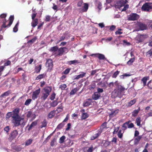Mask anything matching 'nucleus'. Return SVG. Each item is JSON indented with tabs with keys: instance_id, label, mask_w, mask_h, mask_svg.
<instances>
[{
	"instance_id": "42",
	"label": "nucleus",
	"mask_w": 152,
	"mask_h": 152,
	"mask_svg": "<svg viewBox=\"0 0 152 152\" xmlns=\"http://www.w3.org/2000/svg\"><path fill=\"white\" fill-rule=\"evenodd\" d=\"M66 138L65 136L64 135L61 137L59 139V142L60 143H62L64 142V140Z\"/></svg>"
},
{
	"instance_id": "61",
	"label": "nucleus",
	"mask_w": 152,
	"mask_h": 152,
	"mask_svg": "<svg viewBox=\"0 0 152 152\" xmlns=\"http://www.w3.org/2000/svg\"><path fill=\"white\" fill-rule=\"evenodd\" d=\"M37 39V37H35L34 38L32 39H31L28 41L27 43H31L32 44V43H34L35 42V41Z\"/></svg>"
},
{
	"instance_id": "54",
	"label": "nucleus",
	"mask_w": 152,
	"mask_h": 152,
	"mask_svg": "<svg viewBox=\"0 0 152 152\" xmlns=\"http://www.w3.org/2000/svg\"><path fill=\"white\" fill-rule=\"evenodd\" d=\"M99 70V69H98L92 70L91 71V72L90 74L91 76H93L97 72H98Z\"/></svg>"
},
{
	"instance_id": "46",
	"label": "nucleus",
	"mask_w": 152,
	"mask_h": 152,
	"mask_svg": "<svg viewBox=\"0 0 152 152\" xmlns=\"http://www.w3.org/2000/svg\"><path fill=\"white\" fill-rule=\"evenodd\" d=\"M32 101V99H27L24 103V105L28 106Z\"/></svg>"
},
{
	"instance_id": "27",
	"label": "nucleus",
	"mask_w": 152,
	"mask_h": 152,
	"mask_svg": "<svg viewBox=\"0 0 152 152\" xmlns=\"http://www.w3.org/2000/svg\"><path fill=\"white\" fill-rule=\"evenodd\" d=\"M57 99L53 101L50 103V106L52 107H55L57 106L58 102Z\"/></svg>"
},
{
	"instance_id": "31",
	"label": "nucleus",
	"mask_w": 152,
	"mask_h": 152,
	"mask_svg": "<svg viewBox=\"0 0 152 152\" xmlns=\"http://www.w3.org/2000/svg\"><path fill=\"white\" fill-rule=\"evenodd\" d=\"M135 57L134 56L132 58H130L129 60L127 62V64L129 65H131L132 64V63L135 60Z\"/></svg>"
},
{
	"instance_id": "50",
	"label": "nucleus",
	"mask_w": 152,
	"mask_h": 152,
	"mask_svg": "<svg viewBox=\"0 0 152 152\" xmlns=\"http://www.w3.org/2000/svg\"><path fill=\"white\" fill-rule=\"evenodd\" d=\"M64 125V124L62 122L59 124L57 127L56 129H60Z\"/></svg>"
},
{
	"instance_id": "49",
	"label": "nucleus",
	"mask_w": 152,
	"mask_h": 152,
	"mask_svg": "<svg viewBox=\"0 0 152 152\" xmlns=\"http://www.w3.org/2000/svg\"><path fill=\"white\" fill-rule=\"evenodd\" d=\"M7 15V14L5 13H3L0 15V18L3 20V21L5 20H6L5 18H6Z\"/></svg>"
},
{
	"instance_id": "56",
	"label": "nucleus",
	"mask_w": 152,
	"mask_h": 152,
	"mask_svg": "<svg viewBox=\"0 0 152 152\" xmlns=\"http://www.w3.org/2000/svg\"><path fill=\"white\" fill-rule=\"evenodd\" d=\"M120 73V71H117L116 72H115L113 74V75L112 77L113 78H115Z\"/></svg>"
},
{
	"instance_id": "8",
	"label": "nucleus",
	"mask_w": 152,
	"mask_h": 152,
	"mask_svg": "<svg viewBox=\"0 0 152 152\" xmlns=\"http://www.w3.org/2000/svg\"><path fill=\"white\" fill-rule=\"evenodd\" d=\"M128 1L127 0H119L117 3V6L118 8H120L121 7H123L127 3Z\"/></svg>"
},
{
	"instance_id": "15",
	"label": "nucleus",
	"mask_w": 152,
	"mask_h": 152,
	"mask_svg": "<svg viewBox=\"0 0 152 152\" xmlns=\"http://www.w3.org/2000/svg\"><path fill=\"white\" fill-rule=\"evenodd\" d=\"M81 74H80L76 75L75 76V78H74V80H77L80 78H82L83 77L85 76L86 73L83 72H80Z\"/></svg>"
},
{
	"instance_id": "25",
	"label": "nucleus",
	"mask_w": 152,
	"mask_h": 152,
	"mask_svg": "<svg viewBox=\"0 0 152 152\" xmlns=\"http://www.w3.org/2000/svg\"><path fill=\"white\" fill-rule=\"evenodd\" d=\"M136 100L135 99H134L132 100H131L129 102L127 103L128 107H130L133 105L136 102Z\"/></svg>"
},
{
	"instance_id": "53",
	"label": "nucleus",
	"mask_w": 152,
	"mask_h": 152,
	"mask_svg": "<svg viewBox=\"0 0 152 152\" xmlns=\"http://www.w3.org/2000/svg\"><path fill=\"white\" fill-rule=\"evenodd\" d=\"M66 87L67 86L66 84L61 85L59 86V88L62 90H64Z\"/></svg>"
},
{
	"instance_id": "1",
	"label": "nucleus",
	"mask_w": 152,
	"mask_h": 152,
	"mask_svg": "<svg viewBox=\"0 0 152 152\" xmlns=\"http://www.w3.org/2000/svg\"><path fill=\"white\" fill-rule=\"evenodd\" d=\"M20 108L16 107L12 112H9L6 114V118L9 119L11 117V123L15 127L21 125L23 126L26 124V122L23 121L20 124V122L24 120V118H22L19 115Z\"/></svg>"
},
{
	"instance_id": "64",
	"label": "nucleus",
	"mask_w": 152,
	"mask_h": 152,
	"mask_svg": "<svg viewBox=\"0 0 152 152\" xmlns=\"http://www.w3.org/2000/svg\"><path fill=\"white\" fill-rule=\"evenodd\" d=\"M56 138H54L50 142V145L53 146L54 145V143L56 142Z\"/></svg>"
},
{
	"instance_id": "20",
	"label": "nucleus",
	"mask_w": 152,
	"mask_h": 152,
	"mask_svg": "<svg viewBox=\"0 0 152 152\" xmlns=\"http://www.w3.org/2000/svg\"><path fill=\"white\" fill-rule=\"evenodd\" d=\"M149 77L148 76L144 77L141 80V81L143 84V86H146L147 81L149 79Z\"/></svg>"
},
{
	"instance_id": "51",
	"label": "nucleus",
	"mask_w": 152,
	"mask_h": 152,
	"mask_svg": "<svg viewBox=\"0 0 152 152\" xmlns=\"http://www.w3.org/2000/svg\"><path fill=\"white\" fill-rule=\"evenodd\" d=\"M146 55L149 57H152V49H151L146 53Z\"/></svg>"
},
{
	"instance_id": "17",
	"label": "nucleus",
	"mask_w": 152,
	"mask_h": 152,
	"mask_svg": "<svg viewBox=\"0 0 152 152\" xmlns=\"http://www.w3.org/2000/svg\"><path fill=\"white\" fill-rule=\"evenodd\" d=\"M33 116L32 120H34L35 118V114H32V112L31 111H29L27 113V117L28 118L31 117Z\"/></svg>"
},
{
	"instance_id": "14",
	"label": "nucleus",
	"mask_w": 152,
	"mask_h": 152,
	"mask_svg": "<svg viewBox=\"0 0 152 152\" xmlns=\"http://www.w3.org/2000/svg\"><path fill=\"white\" fill-rule=\"evenodd\" d=\"M52 89L51 87L49 86H47L44 88L43 89L45 93L49 95H50V93Z\"/></svg>"
},
{
	"instance_id": "57",
	"label": "nucleus",
	"mask_w": 152,
	"mask_h": 152,
	"mask_svg": "<svg viewBox=\"0 0 152 152\" xmlns=\"http://www.w3.org/2000/svg\"><path fill=\"white\" fill-rule=\"evenodd\" d=\"M4 130L6 132L7 134H8L10 130V126H6L4 128Z\"/></svg>"
},
{
	"instance_id": "10",
	"label": "nucleus",
	"mask_w": 152,
	"mask_h": 152,
	"mask_svg": "<svg viewBox=\"0 0 152 152\" xmlns=\"http://www.w3.org/2000/svg\"><path fill=\"white\" fill-rule=\"evenodd\" d=\"M122 96L116 89L114 90L112 93V96L115 98L117 97H121Z\"/></svg>"
},
{
	"instance_id": "3",
	"label": "nucleus",
	"mask_w": 152,
	"mask_h": 152,
	"mask_svg": "<svg viewBox=\"0 0 152 152\" xmlns=\"http://www.w3.org/2000/svg\"><path fill=\"white\" fill-rule=\"evenodd\" d=\"M9 20H10L9 23L7 25H6V23L7 21L6 20H5L3 21V24L1 26V28L0 30V33H1V31H2L3 32V28H6V27H9L11 25V24L12 23L13 21L14 20V15H11L9 18Z\"/></svg>"
},
{
	"instance_id": "19",
	"label": "nucleus",
	"mask_w": 152,
	"mask_h": 152,
	"mask_svg": "<svg viewBox=\"0 0 152 152\" xmlns=\"http://www.w3.org/2000/svg\"><path fill=\"white\" fill-rule=\"evenodd\" d=\"M140 110V109L139 107L137 109L134 110L132 113V116L134 117H136L139 113Z\"/></svg>"
},
{
	"instance_id": "16",
	"label": "nucleus",
	"mask_w": 152,
	"mask_h": 152,
	"mask_svg": "<svg viewBox=\"0 0 152 152\" xmlns=\"http://www.w3.org/2000/svg\"><path fill=\"white\" fill-rule=\"evenodd\" d=\"M92 102V99H88L87 100L84 102L83 104L84 107H88L91 104Z\"/></svg>"
},
{
	"instance_id": "63",
	"label": "nucleus",
	"mask_w": 152,
	"mask_h": 152,
	"mask_svg": "<svg viewBox=\"0 0 152 152\" xmlns=\"http://www.w3.org/2000/svg\"><path fill=\"white\" fill-rule=\"evenodd\" d=\"M56 94H55V93L54 92H53L52 94L50 96V99L51 100H53L55 98V96H56Z\"/></svg>"
},
{
	"instance_id": "44",
	"label": "nucleus",
	"mask_w": 152,
	"mask_h": 152,
	"mask_svg": "<svg viewBox=\"0 0 152 152\" xmlns=\"http://www.w3.org/2000/svg\"><path fill=\"white\" fill-rule=\"evenodd\" d=\"M141 121V118L140 117H139L138 118H137L136 119V122L137 123V126H140Z\"/></svg>"
},
{
	"instance_id": "62",
	"label": "nucleus",
	"mask_w": 152,
	"mask_h": 152,
	"mask_svg": "<svg viewBox=\"0 0 152 152\" xmlns=\"http://www.w3.org/2000/svg\"><path fill=\"white\" fill-rule=\"evenodd\" d=\"M71 69L70 68H67L63 72V74L65 75H67L68 74L70 70Z\"/></svg>"
},
{
	"instance_id": "22",
	"label": "nucleus",
	"mask_w": 152,
	"mask_h": 152,
	"mask_svg": "<svg viewBox=\"0 0 152 152\" xmlns=\"http://www.w3.org/2000/svg\"><path fill=\"white\" fill-rule=\"evenodd\" d=\"M37 124V121H35L32 122L31 124L29 126V127L28 129V131L30 130L33 127L35 126Z\"/></svg>"
},
{
	"instance_id": "43",
	"label": "nucleus",
	"mask_w": 152,
	"mask_h": 152,
	"mask_svg": "<svg viewBox=\"0 0 152 152\" xmlns=\"http://www.w3.org/2000/svg\"><path fill=\"white\" fill-rule=\"evenodd\" d=\"M19 22H18L15 25L13 28V31L14 32H17L18 30V26L19 25Z\"/></svg>"
},
{
	"instance_id": "13",
	"label": "nucleus",
	"mask_w": 152,
	"mask_h": 152,
	"mask_svg": "<svg viewBox=\"0 0 152 152\" xmlns=\"http://www.w3.org/2000/svg\"><path fill=\"white\" fill-rule=\"evenodd\" d=\"M137 25L138 27H139L140 29L141 30H145L147 28V27L146 25L142 23H138Z\"/></svg>"
},
{
	"instance_id": "34",
	"label": "nucleus",
	"mask_w": 152,
	"mask_h": 152,
	"mask_svg": "<svg viewBox=\"0 0 152 152\" xmlns=\"http://www.w3.org/2000/svg\"><path fill=\"white\" fill-rule=\"evenodd\" d=\"M118 112L117 110L112 111L109 115L110 117H113L115 116L117 113H118Z\"/></svg>"
},
{
	"instance_id": "26",
	"label": "nucleus",
	"mask_w": 152,
	"mask_h": 152,
	"mask_svg": "<svg viewBox=\"0 0 152 152\" xmlns=\"http://www.w3.org/2000/svg\"><path fill=\"white\" fill-rule=\"evenodd\" d=\"M11 93V91L10 90H9L8 91H7L5 92H4V93H3L0 96V97H4L5 96H8Z\"/></svg>"
},
{
	"instance_id": "47",
	"label": "nucleus",
	"mask_w": 152,
	"mask_h": 152,
	"mask_svg": "<svg viewBox=\"0 0 152 152\" xmlns=\"http://www.w3.org/2000/svg\"><path fill=\"white\" fill-rule=\"evenodd\" d=\"M127 122H129V123L128 124V128H131L134 127V125L133 123H130L131 122V121H129Z\"/></svg>"
},
{
	"instance_id": "28",
	"label": "nucleus",
	"mask_w": 152,
	"mask_h": 152,
	"mask_svg": "<svg viewBox=\"0 0 152 152\" xmlns=\"http://www.w3.org/2000/svg\"><path fill=\"white\" fill-rule=\"evenodd\" d=\"M88 4L87 3L84 4V6L83 7V9H82V12H86L87 11L88 9Z\"/></svg>"
},
{
	"instance_id": "60",
	"label": "nucleus",
	"mask_w": 152,
	"mask_h": 152,
	"mask_svg": "<svg viewBox=\"0 0 152 152\" xmlns=\"http://www.w3.org/2000/svg\"><path fill=\"white\" fill-rule=\"evenodd\" d=\"M97 85L98 86H101L102 87H105L106 86V84L105 82H102V81H101L98 83Z\"/></svg>"
},
{
	"instance_id": "48",
	"label": "nucleus",
	"mask_w": 152,
	"mask_h": 152,
	"mask_svg": "<svg viewBox=\"0 0 152 152\" xmlns=\"http://www.w3.org/2000/svg\"><path fill=\"white\" fill-rule=\"evenodd\" d=\"M32 140L29 139L26 140L25 143V145L28 146L30 145L32 142Z\"/></svg>"
},
{
	"instance_id": "23",
	"label": "nucleus",
	"mask_w": 152,
	"mask_h": 152,
	"mask_svg": "<svg viewBox=\"0 0 152 152\" xmlns=\"http://www.w3.org/2000/svg\"><path fill=\"white\" fill-rule=\"evenodd\" d=\"M46 76V74L43 73L42 74H40L36 77L35 78L36 80H38L42 79L44 78H45Z\"/></svg>"
},
{
	"instance_id": "40",
	"label": "nucleus",
	"mask_w": 152,
	"mask_h": 152,
	"mask_svg": "<svg viewBox=\"0 0 152 152\" xmlns=\"http://www.w3.org/2000/svg\"><path fill=\"white\" fill-rule=\"evenodd\" d=\"M49 95L46 93H43L41 97V99L43 100H45Z\"/></svg>"
},
{
	"instance_id": "58",
	"label": "nucleus",
	"mask_w": 152,
	"mask_h": 152,
	"mask_svg": "<svg viewBox=\"0 0 152 152\" xmlns=\"http://www.w3.org/2000/svg\"><path fill=\"white\" fill-rule=\"evenodd\" d=\"M147 85L149 88L151 89H152V81L151 80L148 82Z\"/></svg>"
},
{
	"instance_id": "38",
	"label": "nucleus",
	"mask_w": 152,
	"mask_h": 152,
	"mask_svg": "<svg viewBox=\"0 0 152 152\" xmlns=\"http://www.w3.org/2000/svg\"><path fill=\"white\" fill-rule=\"evenodd\" d=\"M78 90L77 88H76L72 90L70 92V95H73Z\"/></svg>"
},
{
	"instance_id": "30",
	"label": "nucleus",
	"mask_w": 152,
	"mask_h": 152,
	"mask_svg": "<svg viewBox=\"0 0 152 152\" xmlns=\"http://www.w3.org/2000/svg\"><path fill=\"white\" fill-rule=\"evenodd\" d=\"M41 124L42 125L40 126L41 128L46 127L47 124V122L46 120L45 119H44L41 123Z\"/></svg>"
},
{
	"instance_id": "36",
	"label": "nucleus",
	"mask_w": 152,
	"mask_h": 152,
	"mask_svg": "<svg viewBox=\"0 0 152 152\" xmlns=\"http://www.w3.org/2000/svg\"><path fill=\"white\" fill-rule=\"evenodd\" d=\"M122 130H119L118 132L117 135L118 138L121 139L122 138L123 136V134L124 132H121Z\"/></svg>"
},
{
	"instance_id": "29",
	"label": "nucleus",
	"mask_w": 152,
	"mask_h": 152,
	"mask_svg": "<svg viewBox=\"0 0 152 152\" xmlns=\"http://www.w3.org/2000/svg\"><path fill=\"white\" fill-rule=\"evenodd\" d=\"M111 143V142H110L107 140H104V142H103V146L104 147H107Z\"/></svg>"
},
{
	"instance_id": "33",
	"label": "nucleus",
	"mask_w": 152,
	"mask_h": 152,
	"mask_svg": "<svg viewBox=\"0 0 152 152\" xmlns=\"http://www.w3.org/2000/svg\"><path fill=\"white\" fill-rule=\"evenodd\" d=\"M129 123V122H126L124 123L122 125V130L123 131L125 130L127 128L128 124Z\"/></svg>"
},
{
	"instance_id": "39",
	"label": "nucleus",
	"mask_w": 152,
	"mask_h": 152,
	"mask_svg": "<svg viewBox=\"0 0 152 152\" xmlns=\"http://www.w3.org/2000/svg\"><path fill=\"white\" fill-rule=\"evenodd\" d=\"M141 137L140 136H137L134 140V142L135 144H137L140 140Z\"/></svg>"
},
{
	"instance_id": "45",
	"label": "nucleus",
	"mask_w": 152,
	"mask_h": 152,
	"mask_svg": "<svg viewBox=\"0 0 152 152\" xmlns=\"http://www.w3.org/2000/svg\"><path fill=\"white\" fill-rule=\"evenodd\" d=\"M98 58L100 60H104L106 59L104 56L102 54L99 53Z\"/></svg>"
},
{
	"instance_id": "11",
	"label": "nucleus",
	"mask_w": 152,
	"mask_h": 152,
	"mask_svg": "<svg viewBox=\"0 0 152 152\" xmlns=\"http://www.w3.org/2000/svg\"><path fill=\"white\" fill-rule=\"evenodd\" d=\"M120 94L122 96V94H123L125 90V88L121 85H118V86L117 89H116Z\"/></svg>"
},
{
	"instance_id": "52",
	"label": "nucleus",
	"mask_w": 152,
	"mask_h": 152,
	"mask_svg": "<svg viewBox=\"0 0 152 152\" xmlns=\"http://www.w3.org/2000/svg\"><path fill=\"white\" fill-rule=\"evenodd\" d=\"M95 149V148H94L93 146L92 145L90 147H88V152H92Z\"/></svg>"
},
{
	"instance_id": "37",
	"label": "nucleus",
	"mask_w": 152,
	"mask_h": 152,
	"mask_svg": "<svg viewBox=\"0 0 152 152\" xmlns=\"http://www.w3.org/2000/svg\"><path fill=\"white\" fill-rule=\"evenodd\" d=\"M96 87V84L95 83H93L90 85L88 86V89L90 90H92L94 89Z\"/></svg>"
},
{
	"instance_id": "12",
	"label": "nucleus",
	"mask_w": 152,
	"mask_h": 152,
	"mask_svg": "<svg viewBox=\"0 0 152 152\" xmlns=\"http://www.w3.org/2000/svg\"><path fill=\"white\" fill-rule=\"evenodd\" d=\"M100 96V94L99 92H96L93 94L92 98L93 100H97L99 98Z\"/></svg>"
},
{
	"instance_id": "9",
	"label": "nucleus",
	"mask_w": 152,
	"mask_h": 152,
	"mask_svg": "<svg viewBox=\"0 0 152 152\" xmlns=\"http://www.w3.org/2000/svg\"><path fill=\"white\" fill-rule=\"evenodd\" d=\"M40 92V89L39 88L33 92L32 95V98L33 100H35L38 97Z\"/></svg>"
},
{
	"instance_id": "2",
	"label": "nucleus",
	"mask_w": 152,
	"mask_h": 152,
	"mask_svg": "<svg viewBox=\"0 0 152 152\" xmlns=\"http://www.w3.org/2000/svg\"><path fill=\"white\" fill-rule=\"evenodd\" d=\"M49 51L52 53V55L55 57H58L62 56L64 53L67 52V48L66 47H61L58 48V46L50 48Z\"/></svg>"
},
{
	"instance_id": "41",
	"label": "nucleus",
	"mask_w": 152,
	"mask_h": 152,
	"mask_svg": "<svg viewBox=\"0 0 152 152\" xmlns=\"http://www.w3.org/2000/svg\"><path fill=\"white\" fill-rule=\"evenodd\" d=\"M100 135V134L97 133L95 134L94 135L92 136L91 137V140H94L97 138Z\"/></svg>"
},
{
	"instance_id": "55",
	"label": "nucleus",
	"mask_w": 152,
	"mask_h": 152,
	"mask_svg": "<svg viewBox=\"0 0 152 152\" xmlns=\"http://www.w3.org/2000/svg\"><path fill=\"white\" fill-rule=\"evenodd\" d=\"M114 84L116 85H118V83H117V81H116L115 83L113 82L110 83L108 84L109 86L110 87H113L114 86Z\"/></svg>"
},
{
	"instance_id": "32",
	"label": "nucleus",
	"mask_w": 152,
	"mask_h": 152,
	"mask_svg": "<svg viewBox=\"0 0 152 152\" xmlns=\"http://www.w3.org/2000/svg\"><path fill=\"white\" fill-rule=\"evenodd\" d=\"M89 116L88 114L87 113H83L81 116V119L82 120H85Z\"/></svg>"
},
{
	"instance_id": "21",
	"label": "nucleus",
	"mask_w": 152,
	"mask_h": 152,
	"mask_svg": "<svg viewBox=\"0 0 152 152\" xmlns=\"http://www.w3.org/2000/svg\"><path fill=\"white\" fill-rule=\"evenodd\" d=\"M68 64L69 65L75 64L76 65L80 63V61L77 60H75L73 61H70L67 62Z\"/></svg>"
},
{
	"instance_id": "5",
	"label": "nucleus",
	"mask_w": 152,
	"mask_h": 152,
	"mask_svg": "<svg viewBox=\"0 0 152 152\" xmlns=\"http://www.w3.org/2000/svg\"><path fill=\"white\" fill-rule=\"evenodd\" d=\"M18 134V131L17 130H15L12 131L9 135L8 138L10 140H13L17 136Z\"/></svg>"
},
{
	"instance_id": "4",
	"label": "nucleus",
	"mask_w": 152,
	"mask_h": 152,
	"mask_svg": "<svg viewBox=\"0 0 152 152\" xmlns=\"http://www.w3.org/2000/svg\"><path fill=\"white\" fill-rule=\"evenodd\" d=\"M152 9V3L146 2L141 7L142 10L144 11H149Z\"/></svg>"
},
{
	"instance_id": "18",
	"label": "nucleus",
	"mask_w": 152,
	"mask_h": 152,
	"mask_svg": "<svg viewBox=\"0 0 152 152\" xmlns=\"http://www.w3.org/2000/svg\"><path fill=\"white\" fill-rule=\"evenodd\" d=\"M38 20L37 18H35V19L32 20L31 23V26L33 27H36L38 24Z\"/></svg>"
},
{
	"instance_id": "35",
	"label": "nucleus",
	"mask_w": 152,
	"mask_h": 152,
	"mask_svg": "<svg viewBox=\"0 0 152 152\" xmlns=\"http://www.w3.org/2000/svg\"><path fill=\"white\" fill-rule=\"evenodd\" d=\"M42 69V65L41 64L39 65L38 66H36L35 67L36 72L37 73H38L40 72Z\"/></svg>"
},
{
	"instance_id": "7",
	"label": "nucleus",
	"mask_w": 152,
	"mask_h": 152,
	"mask_svg": "<svg viewBox=\"0 0 152 152\" xmlns=\"http://www.w3.org/2000/svg\"><path fill=\"white\" fill-rule=\"evenodd\" d=\"M46 66L48 67V70L50 71L53 66V61L52 59H49L47 60L46 62Z\"/></svg>"
},
{
	"instance_id": "6",
	"label": "nucleus",
	"mask_w": 152,
	"mask_h": 152,
	"mask_svg": "<svg viewBox=\"0 0 152 152\" xmlns=\"http://www.w3.org/2000/svg\"><path fill=\"white\" fill-rule=\"evenodd\" d=\"M139 18V15L136 13H131L128 18L129 20L134 21L138 20Z\"/></svg>"
},
{
	"instance_id": "24",
	"label": "nucleus",
	"mask_w": 152,
	"mask_h": 152,
	"mask_svg": "<svg viewBox=\"0 0 152 152\" xmlns=\"http://www.w3.org/2000/svg\"><path fill=\"white\" fill-rule=\"evenodd\" d=\"M56 111V110H53L50 111L48 115V117L50 118H53L55 115Z\"/></svg>"
},
{
	"instance_id": "59",
	"label": "nucleus",
	"mask_w": 152,
	"mask_h": 152,
	"mask_svg": "<svg viewBox=\"0 0 152 152\" xmlns=\"http://www.w3.org/2000/svg\"><path fill=\"white\" fill-rule=\"evenodd\" d=\"M124 6V8L121 10L122 12L126 11L129 7V5L128 4H125Z\"/></svg>"
}]
</instances>
